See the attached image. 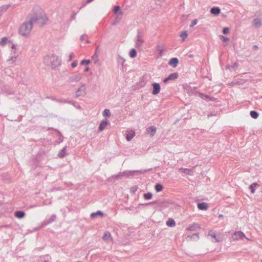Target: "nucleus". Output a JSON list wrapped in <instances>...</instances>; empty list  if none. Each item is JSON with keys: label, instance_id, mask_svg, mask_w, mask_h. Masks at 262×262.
Instances as JSON below:
<instances>
[{"label": "nucleus", "instance_id": "nucleus-1", "mask_svg": "<svg viewBox=\"0 0 262 262\" xmlns=\"http://www.w3.org/2000/svg\"><path fill=\"white\" fill-rule=\"evenodd\" d=\"M45 63L53 68H56L60 64L58 58L55 56H47L43 59Z\"/></svg>", "mask_w": 262, "mask_h": 262}, {"label": "nucleus", "instance_id": "nucleus-2", "mask_svg": "<svg viewBox=\"0 0 262 262\" xmlns=\"http://www.w3.org/2000/svg\"><path fill=\"white\" fill-rule=\"evenodd\" d=\"M32 24L30 21L23 24L19 28V33L23 36L28 35L32 29Z\"/></svg>", "mask_w": 262, "mask_h": 262}, {"label": "nucleus", "instance_id": "nucleus-3", "mask_svg": "<svg viewBox=\"0 0 262 262\" xmlns=\"http://www.w3.org/2000/svg\"><path fill=\"white\" fill-rule=\"evenodd\" d=\"M208 235L213 238V242H219L222 240V237L220 235H217L215 231H210L209 232Z\"/></svg>", "mask_w": 262, "mask_h": 262}, {"label": "nucleus", "instance_id": "nucleus-4", "mask_svg": "<svg viewBox=\"0 0 262 262\" xmlns=\"http://www.w3.org/2000/svg\"><path fill=\"white\" fill-rule=\"evenodd\" d=\"M246 237L245 234L241 231H236L233 233L232 238L233 240L242 239Z\"/></svg>", "mask_w": 262, "mask_h": 262}, {"label": "nucleus", "instance_id": "nucleus-5", "mask_svg": "<svg viewBox=\"0 0 262 262\" xmlns=\"http://www.w3.org/2000/svg\"><path fill=\"white\" fill-rule=\"evenodd\" d=\"M153 91L152 92V94L153 95H157L160 93L161 87L159 83H154L152 84Z\"/></svg>", "mask_w": 262, "mask_h": 262}, {"label": "nucleus", "instance_id": "nucleus-6", "mask_svg": "<svg viewBox=\"0 0 262 262\" xmlns=\"http://www.w3.org/2000/svg\"><path fill=\"white\" fill-rule=\"evenodd\" d=\"M178 74L177 73H173L169 75L168 77L163 80L164 83H166L168 80H174L178 78Z\"/></svg>", "mask_w": 262, "mask_h": 262}, {"label": "nucleus", "instance_id": "nucleus-7", "mask_svg": "<svg viewBox=\"0 0 262 262\" xmlns=\"http://www.w3.org/2000/svg\"><path fill=\"white\" fill-rule=\"evenodd\" d=\"M146 131L151 136H154L156 132V128L155 126H150L147 128Z\"/></svg>", "mask_w": 262, "mask_h": 262}, {"label": "nucleus", "instance_id": "nucleus-8", "mask_svg": "<svg viewBox=\"0 0 262 262\" xmlns=\"http://www.w3.org/2000/svg\"><path fill=\"white\" fill-rule=\"evenodd\" d=\"M178 62H179V60H178V58H171L169 60V64L171 66H172L173 67H176L178 65Z\"/></svg>", "mask_w": 262, "mask_h": 262}, {"label": "nucleus", "instance_id": "nucleus-9", "mask_svg": "<svg viewBox=\"0 0 262 262\" xmlns=\"http://www.w3.org/2000/svg\"><path fill=\"white\" fill-rule=\"evenodd\" d=\"M135 135V133L134 130H129L126 135V138L127 141L131 140Z\"/></svg>", "mask_w": 262, "mask_h": 262}, {"label": "nucleus", "instance_id": "nucleus-10", "mask_svg": "<svg viewBox=\"0 0 262 262\" xmlns=\"http://www.w3.org/2000/svg\"><path fill=\"white\" fill-rule=\"evenodd\" d=\"M102 238L105 241H108V240H110L111 241H113L112 235H111V233L108 232H106L104 233Z\"/></svg>", "mask_w": 262, "mask_h": 262}, {"label": "nucleus", "instance_id": "nucleus-11", "mask_svg": "<svg viewBox=\"0 0 262 262\" xmlns=\"http://www.w3.org/2000/svg\"><path fill=\"white\" fill-rule=\"evenodd\" d=\"M210 12L215 15H219L221 12V10L218 7H213L211 9Z\"/></svg>", "mask_w": 262, "mask_h": 262}, {"label": "nucleus", "instance_id": "nucleus-12", "mask_svg": "<svg viewBox=\"0 0 262 262\" xmlns=\"http://www.w3.org/2000/svg\"><path fill=\"white\" fill-rule=\"evenodd\" d=\"M25 213L24 211H18L15 212V216L18 219H22L25 216Z\"/></svg>", "mask_w": 262, "mask_h": 262}, {"label": "nucleus", "instance_id": "nucleus-13", "mask_svg": "<svg viewBox=\"0 0 262 262\" xmlns=\"http://www.w3.org/2000/svg\"><path fill=\"white\" fill-rule=\"evenodd\" d=\"M198 207L200 210H206L207 209V205L206 203H199L198 205Z\"/></svg>", "mask_w": 262, "mask_h": 262}, {"label": "nucleus", "instance_id": "nucleus-14", "mask_svg": "<svg viewBox=\"0 0 262 262\" xmlns=\"http://www.w3.org/2000/svg\"><path fill=\"white\" fill-rule=\"evenodd\" d=\"M253 24L255 27L258 28L261 25L262 22L260 19L256 18L254 20Z\"/></svg>", "mask_w": 262, "mask_h": 262}, {"label": "nucleus", "instance_id": "nucleus-15", "mask_svg": "<svg viewBox=\"0 0 262 262\" xmlns=\"http://www.w3.org/2000/svg\"><path fill=\"white\" fill-rule=\"evenodd\" d=\"M7 42H8V38L4 37L2 38L1 40L0 41V46L4 47L7 44Z\"/></svg>", "mask_w": 262, "mask_h": 262}, {"label": "nucleus", "instance_id": "nucleus-16", "mask_svg": "<svg viewBox=\"0 0 262 262\" xmlns=\"http://www.w3.org/2000/svg\"><path fill=\"white\" fill-rule=\"evenodd\" d=\"M166 225L169 227H173L176 225V222L173 219H169L166 222Z\"/></svg>", "mask_w": 262, "mask_h": 262}, {"label": "nucleus", "instance_id": "nucleus-17", "mask_svg": "<svg viewBox=\"0 0 262 262\" xmlns=\"http://www.w3.org/2000/svg\"><path fill=\"white\" fill-rule=\"evenodd\" d=\"M180 36L181 37L182 41H184L188 36L187 32L186 31H183L181 33Z\"/></svg>", "mask_w": 262, "mask_h": 262}, {"label": "nucleus", "instance_id": "nucleus-18", "mask_svg": "<svg viewBox=\"0 0 262 262\" xmlns=\"http://www.w3.org/2000/svg\"><path fill=\"white\" fill-rule=\"evenodd\" d=\"M107 125V122L106 121L102 122L99 127V130L100 131H102L104 129V128Z\"/></svg>", "mask_w": 262, "mask_h": 262}, {"label": "nucleus", "instance_id": "nucleus-19", "mask_svg": "<svg viewBox=\"0 0 262 262\" xmlns=\"http://www.w3.org/2000/svg\"><path fill=\"white\" fill-rule=\"evenodd\" d=\"M163 189V186L160 184H157L155 186V189L157 192L161 191Z\"/></svg>", "mask_w": 262, "mask_h": 262}, {"label": "nucleus", "instance_id": "nucleus-20", "mask_svg": "<svg viewBox=\"0 0 262 262\" xmlns=\"http://www.w3.org/2000/svg\"><path fill=\"white\" fill-rule=\"evenodd\" d=\"M256 186H258V184L256 183H253L249 186V188L251 190V192L252 193H254L255 192L254 187Z\"/></svg>", "mask_w": 262, "mask_h": 262}, {"label": "nucleus", "instance_id": "nucleus-21", "mask_svg": "<svg viewBox=\"0 0 262 262\" xmlns=\"http://www.w3.org/2000/svg\"><path fill=\"white\" fill-rule=\"evenodd\" d=\"M250 116L252 118L254 119H256L258 116V114L254 111L250 112Z\"/></svg>", "mask_w": 262, "mask_h": 262}, {"label": "nucleus", "instance_id": "nucleus-22", "mask_svg": "<svg viewBox=\"0 0 262 262\" xmlns=\"http://www.w3.org/2000/svg\"><path fill=\"white\" fill-rule=\"evenodd\" d=\"M129 56L132 58L135 57L137 56V52L135 49H132L129 52Z\"/></svg>", "mask_w": 262, "mask_h": 262}, {"label": "nucleus", "instance_id": "nucleus-23", "mask_svg": "<svg viewBox=\"0 0 262 262\" xmlns=\"http://www.w3.org/2000/svg\"><path fill=\"white\" fill-rule=\"evenodd\" d=\"M152 195L150 193H145L144 194V198L146 200H149V199H150L152 198Z\"/></svg>", "mask_w": 262, "mask_h": 262}, {"label": "nucleus", "instance_id": "nucleus-24", "mask_svg": "<svg viewBox=\"0 0 262 262\" xmlns=\"http://www.w3.org/2000/svg\"><path fill=\"white\" fill-rule=\"evenodd\" d=\"M220 38L222 40V41L223 42H227V41H229V38H227V37H226L225 36H224L223 35H220Z\"/></svg>", "mask_w": 262, "mask_h": 262}, {"label": "nucleus", "instance_id": "nucleus-25", "mask_svg": "<svg viewBox=\"0 0 262 262\" xmlns=\"http://www.w3.org/2000/svg\"><path fill=\"white\" fill-rule=\"evenodd\" d=\"M200 96L202 99L204 100L210 99L209 97L208 96L204 95L203 94H200Z\"/></svg>", "mask_w": 262, "mask_h": 262}, {"label": "nucleus", "instance_id": "nucleus-26", "mask_svg": "<svg viewBox=\"0 0 262 262\" xmlns=\"http://www.w3.org/2000/svg\"><path fill=\"white\" fill-rule=\"evenodd\" d=\"M90 63V60H82L80 62V64H86V65H88Z\"/></svg>", "mask_w": 262, "mask_h": 262}, {"label": "nucleus", "instance_id": "nucleus-27", "mask_svg": "<svg viewBox=\"0 0 262 262\" xmlns=\"http://www.w3.org/2000/svg\"><path fill=\"white\" fill-rule=\"evenodd\" d=\"M103 115H104V116H110V110H107V109H105L103 111Z\"/></svg>", "mask_w": 262, "mask_h": 262}, {"label": "nucleus", "instance_id": "nucleus-28", "mask_svg": "<svg viewBox=\"0 0 262 262\" xmlns=\"http://www.w3.org/2000/svg\"><path fill=\"white\" fill-rule=\"evenodd\" d=\"M120 10V8L119 6H115L114 7V12L115 14H117L118 12H119Z\"/></svg>", "mask_w": 262, "mask_h": 262}, {"label": "nucleus", "instance_id": "nucleus-29", "mask_svg": "<svg viewBox=\"0 0 262 262\" xmlns=\"http://www.w3.org/2000/svg\"><path fill=\"white\" fill-rule=\"evenodd\" d=\"M198 23V20L197 19H194L191 22V25H190V27H193L194 25H196Z\"/></svg>", "mask_w": 262, "mask_h": 262}, {"label": "nucleus", "instance_id": "nucleus-30", "mask_svg": "<svg viewBox=\"0 0 262 262\" xmlns=\"http://www.w3.org/2000/svg\"><path fill=\"white\" fill-rule=\"evenodd\" d=\"M229 31V29L228 27H225L223 30V33L225 34L228 33Z\"/></svg>", "mask_w": 262, "mask_h": 262}, {"label": "nucleus", "instance_id": "nucleus-31", "mask_svg": "<svg viewBox=\"0 0 262 262\" xmlns=\"http://www.w3.org/2000/svg\"><path fill=\"white\" fill-rule=\"evenodd\" d=\"M98 214H101V215L102 213L100 211H98L97 213H93L91 214V216L92 217H95V216H96Z\"/></svg>", "mask_w": 262, "mask_h": 262}, {"label": "nucleus", "instance_id": "nucleus-32", "mask_svg": "<svg viewBox=\"0 0 262 262\" xmlns=\"http://www.w3.org/2000/svg\"><path fill=\"white\" fill-rule=\"evenodd\" d=\"M181 170L182 172L187 173L191 171V170L188 169H181Z\"/></svg>", "mask_w": 262, "mask_h": 262}, {"label": "nucleus", "instance_id": "nucleus-33", "mask_svg": "<svg viewBox=\"0 0 262 262\" xmlns=\"http://www.w3.org/2000/svg\"><path fill=\"white\" fill-rule=\"evenodd\" d=\"M77 66V61H75L73 62L71 64V66L72 67V68H75V67H76Z\"/></svg>", "mask_w": 262, "mask_h": 262}, {"label": "nucleus", "instance_id": "nucleus-34", "mask_svg": "<svg viewBox=\"0 0 262 262\" xmlns=\"http://www.w3.org/2000/svg\"><path fill=\"white\" fill-rule=\"evenodd\" d=\"M84 90H85V88L82 86H81L80 89L79 90V91L77 92L78 93H79L80 91H84Z\"/></svg>", "mask_w": 262, "mask_h": 262}, {"label": "nucleus", "instance_id": "nucleus-35", "mask_svg": "<svg viewBox=\"0 0 262 262\" xmlns=\"http://www.w3.org/2000/svg\"><path fill=\"white\" fill-rule=\"evenodd\" d=\"M187 229H188V230H194V226L189 227H188Z\"/></svg>", "mask_w": 262, "mask_h": 262}, {"label": "nucleus", "instance_id": "nucleus-36", "mask_svg": "<svg viewBox=\"0 0 262 262\" xmlns=\"http://www.w3.org/2000/svg\"><path fill=\"white\" fill-rule=\"evenodd\" d=\"M72 58H73V55H72V54H70V55H69V61H71V60H72Z\"/></svg>", "mask_w": 262, "mask_h": 262}, {"label": "nucleus", "instance_id": "nucleus-37", "mask_svg": "<svg viewBox=\"0 0 262 262\" xmlns=\"http://www.w3.org/2000/svg\"><path fill=\"white\" fill-rule=\"evenodd\" d=\"M90 70V68L89 67H86L85 69V72H88Z\"/></svg>", "mask_w": 262, "mask_h": 262}, {"label": "nucleus", "instance_id": "nucleus-38", "mask_svg": "<svg viewBox=\"0 0 262 262\" xmlns=\"http://www.w3.org/2000/svg\"><path fill=\"white\" fill-rule=\"evenodd\" d=\"M253 48H254V49H258V47H257V46H256V45H254V46H253Z\"/></svg>", "mask_w": 262, "mask_h": 262}, {"label": "nucleus", "instance_id": "nucleus-39", "mask_svg": "<svg viewBox=\"0 0 262 262\" xmlns=\"http://www.w3.org/2000/svg\"><path fill=\"white\" fill-rule=\"evenodd\" d=\"M93 0H88L87 2L88 3H91V2H92Z\"/></svg>", "mask_w": 262, "mask_h": 262}, {"label": "nucleus", "instance_id": "nucleus-40", "mask_svg": "<svg viewBox=\"0 0 262 262\" xmlns=\"http://www.w3.org/2000/svg\"><path fill=\"white\" fill-rule=\"evenodd\" d=\"M219 216V217H223V215L220 214Z\"/></svg>", "mask_w": 262, "mask_h": 262}, {"label": "nucleus", "instance_id": "nucleus-41", "mask_svg": "<svg viewBox=\"0 0 262 262\" xmlns=\"http://www.w3.org/2000/svg\"><path fill=\"white\" fill-rule=\"evenodd\" d=\"M245 238H246L248 241H250V239H249L248 238H247V237H246Z\"/></svg>", "mask_w": 262, "mask_h": 262}, {"label": "nucleus", "instance_id": "nucleus-42", "mask_svg": "<svg viewBox=\"0 0 262 262\" xmlns=\"http://www.w3.org/2000/svg\"><path fill=\"white\" fill-rule=\"evenodd\" d=\"M60 157H63V155H61V156H60Z\"/></svg>", "mask_w": 262, "mask_h": 262}]
</instances>
